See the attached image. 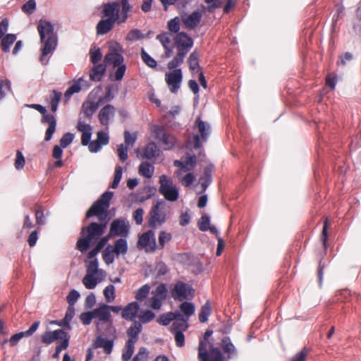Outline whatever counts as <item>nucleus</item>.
Wrapping results in <instances>:
<instances>
[{
  "instance_id": "nucleus-50",
  "label": "nucleus",
  "mask_w": 361,
  "mask_h": 361,
  "mask_svg": "<svg viewBox=\"0 0 361 361\" xmlns=\"http://www.w3.org/2000/svg\"><path fill=\"white\" fill-rule=\"evenodd\" d=\"M61 93L57 91H53V94L51 99V109L53 112L57 110L59 103L61 98Z\"/></svg>"
},
{
  "instance_id": "nucleus-64",
  "label": "nucleus",
  "mask_w": 361,
  "mask_h": 361,
  "mask_svg": "<svg viewBox=\"0 0 361 361\" xmlns=\"http://www.w3.org/2000/svg\"><path fill=\"white\" fill-rule=\"evenodd\" d=\"M128 147L124 145L123 144H121L118 147V155L119 157V159L124 161L128 159Z\"/></svg>"
},
{
  "instance_id": "nucleus-6",
  "label": "nucleus",
  "mask_w": 361,
  "mask_h": 361,
  "mask_svg": "<svg viewBox=\"0 0 361 361\" xmlns=\"http://www.w3.org/2000/svg\"><path fill=\"white\" fill-rule=\"evenodd\" d=\"M102 91V87L99 86L89 94L87 98L82 105V110L79 117L82 118L84 117L88 119L92 117L97 109L99 103L103 100L102 98H99L98 100L96 99V96L99 94Z\"/></svg>"
},
{
  "instance_id": "nucleus-43",
  "label": "nucleus",
  "mask_w": 361,
  "mask_h": 361,
  "mask_svg": "<svg viewBox=\"0 0 361 361\" xmlns=\"http://www.w3.org/2000/svg\"><path fill=\"white\" fill-rule=\"evenodd\" d=\"M140 323L146 324L152 321L155 318V314L149 310H147L140 312L138 316Z\"/></svg>"
},
{
  "instance_id": "nucleus-26",
  "label": "nucleus",
  "mask_w": 361,
  "mask_h": 361,
  "mask_svg": "<svg viewBox=\"0 0 361 361\" xmlns=\"http://www.w3.org/2000/svg\"><path fill=\"white\" fill-rule=\"evenodd\" d=\"M142 330V326L139 322H133V324L126 331V334L128 337V340L127 341H133V343H135L139 339V334Z\"/></svg>"
},
{
  "instance_id": "nucleus-45",
  "label": "nucleus",
  "mask_w": 361,
  "mask_h": 361,
  "mask_svg": "<svg viewBox=\"0 0 361 361\" xmlns=\"http://www.w3.org/2000/svg\"><path fill=\"white\" fill-rule=\"evenodd\" d=\"M211 182V175H210V169H207L204 171L203 176H202L199 180V183L202 187L201 191H204L209 184Z\"/></svg>"
},
{
  "instance_id": "nucleus-18",
  "label": "nucleus",
  "mask_w": 361,
  "mask_h": 361,
  "mask_svg": "<svg viewBox=\"0 0 361 361\" xmlns=\"http://www.w3.org/2000/svg\"><path fill=\"white\" fill-rule=\"evenodd\" d=\"M178 51H183L186 54L193 44L192 39L184 32L178 33L175 38Z\"/></svg>"
},
{
  "instance_id": "nucleus-2",
  "label": "nucleus",
  "mask_w": 361,
  "mask_h": 361,
  "mask_svg": "<svg viewBox=\"0 0 361 361\" xmlns=\"http://www.w3.org/2000/svg\"><path fill=\"white\" fill-rule=\"evenodd\" d=\"M37 30L42 44L39 60L42 64L46 65L56 47L57 37L53 25L46 20H39Z\"/></svg>"
},
{
  "instance_id": "nucleus-16",
  "label": "nucleus",
  "mask_w": 361,
  "mask_h": 361,
  "mask_svg": "<svg viewBox=\"0 0 361 361\" xmlns=\"http://www.w3.org/2000/svg\"><path fill=\"white\" fill-rule=\"evenodd\" d=\"M70 339V336L63 329H56L54 331H45L41 338V341L46 345H49L55 341H59V342L63 341L64 339Z\"/></svg>"
},
{
  "instance_id": "nucleus-20",
  "label": "nucleus",
  "mask_w": 361,
  "mask_h": 361,
  "mask_svg": "<svg viewBox=\"0 0 361 361\" xmlns=\"http://www.w3.org/2000/svg\"><path fill=\"white\" fill-rule=\"evenodd\" d=\"M115 108L110 104L104 106L99 112L98 118L102 125L108 126L109 121L114 118Z\"/></svg>"
},
{
  "instance_id": "nucleus-5",
  "label": "nucleus",
  "mask_w": 361,
  "mask_h": 361,
  "mask_svg": "<svg viewBox=\"0 0 361 361\" xmlns=\"http://www.w3.org/2000/svg\"><path fill=\"white\" fill-rule=\"evenodd\" d=\"M159 183L160 185L159 192L166 200L175 202L178 199V188L173 183L171 177L161 175L159 176Z\"/></svg>"
},
{
  "instance_id": "nucleus-9",
  "label": "nucleus",
  "mask_w": 361,
  "mask_h": 361,
  "mask_svg": "<svg viewBox=\"0 0 361 361\" xmlns=\"http://www.w3.org/2000/svg\"><path fill=\"white\" fill-rule=\"evenodd\" d=\"M168 207L163 200L158 201L150 212V224L153 226H160L166 219Z\"/></svg>"
},
{
  "instance_id": "nucleus-37",
  "label": "nucleus",
  "mask_w": 361,
  "mask_h": 361,
  "mask_svg": "<svg viewBox=\"0 0 361 361\" xmlns=\"http://www.w3.org/2000/svg\"><path fill=\"white\" fill-rule=\"evenodd\" d=\"M179 308L180 311L183 312L185 319H189L195 313V305L190 302H183Z\"/></svg>"
},
{
  "instance_id": "nucleus-38",
  "label": "nucleus",
  "mask_w": 361,
  "mask_h": 361,
  "mask_svg": "<svg viewBox=\"0 0 361 361\" xmlns=\"http://www.w3.org/2000/svg\"><path fill=\"white\" fill-rule=\"evenodd\" d=\"M211 305L209 301H207L204 305L201 307L199 313V320L202 323L207 322L209 316L211 314Z\"/></svg>"
},
{
  "instance_id": "nucleus-52",
  "label": "nucleus",
  "mask_w": 361,
  "mask_h": 361,
  "mask_svg": "<svg viewBox=\"0 0 361 361\" xmlns=\"http://www.w3.org/2000/svg\"><path fill=\"white\" fill-rule=\"evenodd\" d=\"M141 58L142 61L145 62L150 68H155L157 66L156 61L152 58L143 49L141 51Z\"/></svg>"
},
{
  "instance_id": "nucleus-39",
  "label": "nucleus",
  "mask_w": 361,
  "mask_h": 361,
  "mask_svg": "<svg viewBox=\"0 0 361 361\" xmlns=\"http://www.w3.org/2000/svg\"><path fill=\"white\" fill-rule=\"evenodd\" d=\"M135 344V343H133V341H126L122 353V359L123 361L130 360L134 353Z\"/></svg>"
},
{
  "instance_id": "nucleus-17",
  "label": "nucleus",
  "mask_w": 361,
  "mask_h": 361,
  "mask_svg": "<svg viewBox=\"0 0 361 361\" xmlns=\"http://www.w3.org/2000/svg\"><path fill=\"white\" fill-rule=\"evenodd\" d=\"M40 322L39 321L35 322L28 330L25 331H21L13 335L8 340L9 344L11 347H13L18 344L19 341L23 337H28L32 336L38 329Z\"/></svg>"
},
{
  "instance_id": "nucleus-12",
  "label": "nucleus",
  "mask_w": 361,
  "mask_h": 361,
  "mask_svg": "<svg viewBox=\"0 0 361 361\" xmlns=\"http://www.w3.org/2000/svg\"><path fill=\"white\" fill-rule=\"evenodd\" d=\"M198 359L200 361H224L223 355L218 348L210 345L209 352H207L203 342L200 344Z\"/></svg>"
},
{
  "instance_id": "nucleus-54",
  "label": "nucleus",
  "mask_w": 361,
  "mask_h": 361,
  "mask_svg": "<svg viewBox=\"0 0 361 361\" xmlns=\"http://www.w3.org/2000/svg\"><path fill=\"white\" fill-rule=\"evenodd\" d=\"M90 60L94 65H96L102 59V54L99 49L93 48L90 51Z\"/></svg>"
},
{
  "instance_id": "nucleus-49",
  "label": "nucleus",
  "mask_w": 361,
  "mask_h": 361,
  "mask_svg": "<svg viewBox=\"0 0 361 361\" xmlns=\"http://www.w3.org/2000/svg\"><path fill=\"white\" fill-rule=\"evenodd\" d=\"M69 341L68 338L64 339L63 341L59 342L56 346L55 353L52 355L54 359H57L59 357L60 353L63 350H66L68 347Z\"/></svg>"
},
{
  "instance_id": "nucleus-53",
  "label": "nucleus",
  "mask_w": 361,
  "mask_h": 361,
  "mask_svg": "<svg viewBox=\"0 0 361 361\" xmlns=\"http://www.w3.org/2000/svg\"><path fill=\"white\" fill-rule=\"evenodd\" d=\"M10 90V82L0 75V99H3Z\"/></svg>"
},
{
  "instance_id": "nucleus-35",
  "label": "nucleus",
  "mask_w": 361,
  "mask_h": 361,
  "mask_svg": "<svg viewBox=\"0 0 361 361\" xmlns=\"http://www.w3.org/2000/svg\"><path fill=\"white\" fill-rule=\"evenodd\" d=\"M128 250H104L102 254L103 259L107 264L114 262V254L118 257L120 255H125Z\"/></svg>"
},
{
  "instance_id": "nucleus-27",
  "label": "nucleus",
  "mask_w": 361,
  "mask_h": 361,
  "mask_svg": "<svg viewBox=\"0 0 361 361\" xmlns=\"http://www.w3.org/2000/svg\"><path fill=\"white\" fill-rule=\"evenodd\" d=\"M139 245L143 248H154L156 240L153 231H149L143 233L139 239Z\"/></svg>"
},
{
  "instance_id": "nucleus-42",
  "label": "nucleus",
  "mask_w": 361,
  "mask_h": 361,
  "mask_svg": "<svg viewBox=\"0 0 361 361\" xmlns=\"http://www.w3.org/2000/svg\"><path fill=\"white\" fill-rule=\"evenodd\" d=\"M16 37L13 34H8L2 38L1 48L4 52L9 51L10 46L16 41Z\"/></svg>"
},
{
  "instance_id": "nucleus-23",
  "label": "nucleus",
  "mask_w": 361,
  "mask_h": 361,
  "mask_svg": "<svg viewBox=\"0 0 361 361\" xmlns=\"http://www.w3.org/2000/svg\"><path fill=\"white\" fill-rule=\"evenodd\" d=\"M194 130H197L200 135L202 142L207 141L211 133L210 125L202 121L200 118H197L195 121Z\"/></svg>"
},
{
  "instance_id": "nucleus-8",
  "label": "nucleus",
  "mask_w": 361,
  "mask_h": 361,
  "mask_svg": "<svg viewBox=\"0 0 361 361\" xmlns=\"http://www.w3.org/2000/svg\"><path fill=\"white\" fill-rule=\"evenodd\" d=\"M171 297L176 301L190 300L195 296V289L182 281H177L171 290Z\"/></svg>"
},
{
  "instance_id": "nucleus-63",
  "label": "nucleus",
  "mask_w": 361,
  "mask_h": 361,
  "mask_svg": "<svg viewBox=\"0 0 361 361\" xmlns=\"http://www.w3.org/2000/svg\"><path fill=\"white\" fill-rule=\"evenodd\" d=\"M122 168L121 166H117L115 170L114 178L111 183L112 188H116L121 179L122 178Z\"/></svg>"
},
{
  "instance_id": "nucleus-56",
  "label": "nucleus",
  "mask_w": 361,
  "mask_h": 361,
  "mask_svg": "<svg viewBox=\"0 0 361 361\" xmlns=\"http://www.w3.org/2000/svg\"><path fill=\"white\" fill-rule=\"evenodd\" d=\"M190 69L192 71H196L199 67L198 57L195 52L192 53L188 59Z\"/></svg>"
},
{
  "instance_id": "nucleus-48",
  "label": "nucleus",
  "mask_w": 361,
  "mask_h": 361,
  "mask_svg": "<svg viewBox=\"0 0 361 361\" xmlns=\"http://www.w3.org/2000/svg\"><path fill=\"white\" fill-rule=\"evenodd\" d=\"M166 293L167 288L166 284L161 283L156 288L155 291L153 293V296L164 300L166 298Z\"/></svg>"
},
{
  "instance_id": "nucleus-40",
  "label": "nucleus",
  "mask_w": 361,
  "mask_h": 361,
  "mask_svg": "<svg viewBox=\"0 0 361 361\" xmlns=\"http://www.w3.org/2000/svg\"><path fill=\"white\" fill-rule=\"evenodd\" d=\"M94 274L87 273L82 279V283L86 288L93 289L96 287L98 281L94 276Z\"/></svg>"
},
{
  "instance_id": "nucleus-15",
  "label": "nucleus",
  "mask_w": 361,
  "mask_h": 361,
  "mask_svg": "<svg viewBox=\"0 0 361 361\" xmlns=\"http://www.w3.org/2000/svg\"><path fill=\"white\" fill-rule=\"evenodd\" d=\"M129 231V224L128 221L124 219H118L114 220L110 226L109 234L111 237L120 235L126 237Z\"/></svg>"
},
{
  "instance_id": "nucleus-47",
  "label": "nucleus",
  "mask_w": 361,
  "mask_h": 361,
  "mask_svg": "<svg viewBox=\"0 0 361 361\" xmlns=\"http://www.w3.org/2000/svg\"><path fill=\"white\" fill-rule=\"evenodd\" d=\"M310 353V349L304 347L300 352L297 353L291 359V361H306L307 355Z\"/></svg>"
},
{
  "instance_id": "nucleus-31",
  "label": "nucleus",
  "mask_w": 361,
  "mask_h": 361,
  "mask_svg": "<svg viewBox=\"0 0 361 361\" xmlns=\"http://www.w3.org/2000/svg\"><path fill=\"white\" fill-rule=\"evenodd\" d=\"M187 171L178 170L174 173V176L179 180L181 184L185 187L190 186L195 179V176L192 173L184 174Z\"/></svg>"
},
{
  "instance_id": "nucleus-30",
  "label": "nucleus",
  "mask_w": 361,
  "mask_h": 361,
  "mask_svg": "<svg viewBox=\"0 0 361 361\" xmlns=\"http://www.w3.org/2000/svg\"><path fill=\"white\" fill-rule=\"evenodd\" d=\"M201 19V14L198 11H194L190 15H185L182 16V20L185 27L193 28L197 25Z\"/></svg>"
},
{
  "instance_id": "nucleus-13",
  "label": "nucleus",
  "mask_w": 361,
  "mask_h": 361,
  "mask_svg": "<svg viewBox=\"0 0 361 361\" xmlns=\"http://www.w3.org/2000/svg\"><path fill=\"white\" fill-rule=\"evenodd\" d=\"M152 132L157 139L162 142L164 149H170L174 146L175 137L171 135H167L162 127L154 126L152 128Z\"/></svg>"
},
{
  "instance_id": "nucleus-34",
  "label": "nucleus",
  "mask_w": 361,
  "mask_h": 361,
  "mask_svg": "<svg viewBox=\"0 0 361 361\" xmlns=\"http://www.w3.org/2000/svg\"><path fill=\"white\" fill-rule=\"evenodd\" d=\"M160 154V150L154 142L149 143L144 149L142 157L147 159L157 158Z\"/></svg>"
},
{
  "instance_id": "nucleus-55",
  "label": "nucleus",
  "mask_w": 361,
  "mask_h": 361,
  "mask_svg": "<svg viewBox=\"0 0 361 361\" xmlns=\"http://www.w3.org/2000/svg\"><path fill=\"white\" fill-rule=\"evenodd\" d=\"M148 359V351L146 348H140L138 353L133 357L132 361H147Z\"/></svg>"
},
{
  "instance_id": "nucleus-62",
  "label": "nucleus",
  "mask_w": 361,
  "mask_h": 361,
  "mask_svg": "<svg viewBox=\"0 0 361 361\" xmlns=\"http://www.w3.org/2000/svg\"><path fill=\"white\" fill-rule=\"evenodd\" d=\"M209 217L207 214L202 216L201 219L198 222V226L201 231H207L209 226Z\"/></svg>"
},
{
  "instance_id": "nucleus-33",
  "label": "nucleus",
  "mask_w": 361,
  "mask_h": 361,
  "mask_svg": "<svg viewBox=\"0 0 361 361\" xmlns=\"http://www.w3.org/2000/svg\"><path fill=\"white\" fill-rule=\"evenodd\" d=\"M106 68L105 64L94 65L90 72V78L96 82L101 80L105 73Z\"/></svg>"
},
{
  "instance_id": "nucleus-46",
  "label": "nucleus",
  "mask_w": 361,
  "mask_h": 361,
  "mask_svg": "<svg viewBox=\"0 0 361 361\" xmlns=\"http://www.w3.org/2000/svg\"><path fill=\"white\" fill-rule=\"evenodd\" d=\"M104 295L107 302H111L115 299V287L110 284L104 290Z\"/></svg>"
},
{
  "instance_id": "nucleus-4",
  "label": "nucleus",
  "mask_w": 361,
  "mask_h": 361,
  "mask_svg": "<svg viewBox=\"0 0 361 361\" xmlns=\"http://www.w3.org/2000/svg\"><path fill=\"white\" fill-rule=\"evenodd\" d=\"M106 221L92 222L81 231L82 237L78 240L77 248H89L94 245L106 228Z\"/></svg>"
},
{
  "instance_id": "nucleus-11",
  "label": "nucleus",
  "mask_w": 361,
  "mask_h": 361,
  "mask_svg": "<svg viewBox=\"0 0 361 361\" xmlns=\"http://www.w3.org/2000/svg\"><path fill=\"white\" fill-rule=\"evenodd\" d=\"M189 327L188 323L183 321L173 322L170 331L174 335L176 345L178 348L185 345V335L183 332Z\"/></svg>"
},
{
  "instance_id": "nucleus-7",
  "label": "nucleus",
  "mask_w": 361,
  "mask_h": 361,
  "mask_svg": "<svg viewBox=\"0 0 361 361\" xmlns=\"http://www.w3.org/2000/svg\"><path fill=\"white\" fill-rule=\"evenodd\" d=\"M113 197V192L107 191L104 192L100 199L97 200L87 211L86 216L87 218L92 216H99V219H102V216H106V213L109 207V202Z\"/></svg>"
},
{
  "instance_id": "nucleus-58",
  "label": "nucleus",
  "mask_w": 361,
  "mask_h": 361,
  "mask_svg": "<svg viewBox=\"0 0 361 361\" xmlns=\"http://www.w3.org/2000/svg\"><path fill=\"white\" fill-rule=\"evenodd\" d=\"M73 138L74 135L71 133H67L64 134L60 140L61 147L63 148H66L72 142Z\"/></svg>"
},
{
  "instance_id": "nucleus-28",
  "label": "nucleus",
  "mask_w": 361,
  "mask_h": 361,
  "mask_svg": "<svg viewBox=\"0 0 361 361\" xmlns=\"http://www.w3.org/2000/svg\"><path fill=\"white\" fill-rule=\"evenodd\" d=\"M114 342L111 340H105L101 336H99L94 340L92 348H102L106 354L109 355L113 349Z\"/></svg>"
},
{
  "instance_id": "nucleus-44",
  "label": "nucleus",
  "mask_w": 361,
  "mask_h": 361,
  "mask_svg": "<svg viewBox=\"0 0 361 361\" xmlns=\"http://www.w3.org/2000/svg\"><path fill=\"white\" fill-rule=\"evenodd\" d=\"M150 290V286L145 284L140 288L135 293V299L138 301L144 300L148 295Z\"/></svg>"
},
{
  "instance_id": "nucleus-24",
  "label": "nucleus",
  "mask_w": 361,
  "mask_h": 361,
  "mask_svg": "<svg viewBox=\"0 0 361 361\" xmlns=\"http://www.w3.org/2000/svg\"><path fill=\"white\" fill-rule=\"evenodd\" d=\"M196 164V157L195 156L188 155L183 157L180 160H176L174 166L179 168L180 171H190Z\"/></svg>"
},
{
  "instance_id": "nucleus-29",
  "label": "nucleus",
  "mask_w": 361,
  "mask_h": 361,
  "mask_svg": "<svg viewBox=\"0 0 361 361\" xmlns=\"http://www.w3.org/2000/svg\"><path fill=\"white\" fill-rule=\"evenodd\" d=\"M101 250H91L88 253L87 258L89 261L87 262V273L96 274L98 272V261L94 257Z\"/></svg>"
},
{
  "instance_id": "nucleus-1",
  "label": "nucleus",
  "mask_w": 361,
  "mask_h": 361,
  "mask_svg": "<svg viewBox=\"0 0 361 361\" xmlns=\"http://www.w3.org/2000/svg\"><path fill=\"white\" fill-rule=\"evenodd\" d=\"M130 6L128 0H117L104 5V13L106 19L101 20L97 27V33L104 35L108 32L114 26V24L123 23L130 11Z\"/></svg>"
},
{
  "instance_id": "nucleus-41",
  "label": "nucleus",
  "mask_w": 361,
  "mask_h": 361,
  "mask_svg": "<svg viewBox=\"0 0 361 361\" xmlns=\"http://www.w3.org/2000/svg\"><path fill=\"white\" fill-rule=\"evenodd\" d=\"M185 54L184 51H180V52H178V54L168 63V68L169 69L174 70L176 67L179 66L183 62V59L185 56Z\"/></svg>"
},
{
  "instance_id": "nucleus-22",
  "label": "nucleus",
  "mask_w": 361,
  "mask_h": 361,
  "mask_svg": "<svg viewBox=\"0 0 361 361\" xmlns=\"http://www.w3.org/2000/svg\"><path fill=\"white\" fill-rule=\"evenodd\" d=\"M92 312L94 319L97 318L103 323L109 322L111 320L110 307L107 305L103 304L99 307L94 309Z\"/></svg>"
},
{
  "instance_id": "nucleus-3",
  "label": "nucleus",
  "mask_w": 361,
  "mask_h": 361,
  "mask_svg": "<svg viewBox=\"0 0 361 361\" xmlns=\"http://www.w3.org/2000/svg\"><path fill=\"white\" fill-rule=\"evenodd\" d=\"M122 53V47L117 42H111L109 44L108 53L104 56L105 66L116 69L114 73L110 75L112 80H121L125 74L126 66L123 63Z\"/></svg>"
},
{
  "instance_id": "nucleus-36",
  "label": "nucleus",
  "mask_w": 361,
  "mask_h": 361,
  "mask_svg": "<svg viewBox=\"0 0 361 361\" xmlns=\"http://www.w3.org/2000/svg\"><path fill=\"white\" fill-rule=\"evenodd\" d=\"M154 171L153 165L147 161L142 162L139 166V173L147 178L153 176Z\"/></svg>"
},
{
  "instance_id": "nucleus-25",
  "label": "nucleus",
  "mask_w": 361,
  "mask_h": 361,
  "mask_svg": "<svg viewBox=\"0 0 361 361\" xmlns=\"http://www.w3.org/2000/svg\"><path fill=\"white\" fill-rule=\"evenodd\" d=\"M221 347L228 359H231L237 355V350L228 336L222 338Z\"/></svg>"
},
{
  "instance_id": "nucleus-21",
  "label": "nucleus",
  "mask_w": 361,
  "mask_h": 361,
  "mask_svg": "<svg viewBox=\"0 0 361 361\" xmlns=\"http://www.w3.org/2000/svg\"><path fill=\"white\" fill-rule=\"evenodd\" d=\"M140 305L137 302H132L126 305L122 310L121 317L126 320L134 322L137 316Z\"/></svg>"
},
{
  "instance_id": "nucleus-19",
  "label": "nucleus",
  "mask_w": 361,
  "mask_h": 361,
  "mask_svg": "<svg viewBox=\"0 0 361 361\" xmlns=\"http://www.w3.org/2000/svg\"><path fill=\"white\" fill-rule=\"evenodd\" d=\"M77 129L82 133L81 143L82 145H87L90 141L92 128L90 124L85 123L81 117H79Z\"/></svg>"
},
{
  "instance_id": "nucleus-61",
  "label": "nucleus",
  "mask_w": 361,
  "mask_h": 361,
  "mask_svg": "<svg viewBox=\"0 0 361 361\" xmlns=\"http://www.w3.org/2000/svg\"><path fill=\"white\" fill-rule=\"evenodd\" d=\"M92 319H94L92 311L85 312L80 315V319L84 325H89Z\"/></svg>"
},
{
  "instance_id": "nucleus-51",
  "label": "nucleus",
  "mask_w": 361,
  "mask_h": 361,
  "mask_svg": "<svg viewBox=\"0 0 361 361\" xmlns=\"http://www.w3.org/2000/svg\"><path fill=\"white\" fill-rule=\"evenodd\" d=\"M173 321H174V317L170 312L161 314L157 319V322L164 326H167Z\"/></svg>"
},
{
  "instance_id": "nucleus-10",
  "label": "nucleus",
  "mask_w": 361,
  "mask_h": 361,
  "mask_svg": "<svg viewBox=\"0 0 361 361\" xmlns=\"http://www.w3.org/2000/svg\"><path fill=\"white\" fill-rule=\"evenodd\" d=\"M30 106L37 110L39 112L43 114L42 122L47 123L49 125L45 134V140H50L56 130V121L54 116L49 114H46V109L40 104H31Z\"/></svg>"
},
{
  "instance_id": "nucleus-14",
  "label": "nucleus",
  "mask_w": 361,
  "mask_h": 361,
  "mask_svg": "<svg viewBox=\"0 0 361 361\" xmlns=\"http://www.w3.org/2000/svg\"><path fill=\"white\" fill-rule=\"evenodd\" d=\"M182 78V72L180 69H174L166 73V82L171 92H176L180 88Z\"/></svg>"
},
{
  "instance_id": "nucleus-59",
  "label": "nucleus",
  "mask_w": 361,
  "mask_h": 361,
  "mask_svg": "<svg viewBox=\"0 0 361 361\" xmlns=\"http://www.w3.org/2000/svg\"><path fill=\"white\" fill-rule=\"evenodd\" d=\"M36 8V2L35 0H29L22 7V11L27 14H31Z\"/></svg>"
},
{
  "instance_id": "nucleus-57",
  "label": "nucleus",
  "mask_w": 361,
  "mask_h": 361,
  "mask_svg": "<svg viewBox=\"0 0 361 361\" xmlns=\"http://www.w3.org/2000/svg\"><path fill=\"white\" fill-rule=\"evenodd\" d=\"M80 298V293L75 290H71L66 297L67 302L70 306H74Z\"/></svg>"
},
{
  "instance_id": "nucleus-32",
  "label": "nucleus",
  "mask_w": 361,
  "mask_h": 361,
  "mask_svg": "<svg viewBox=\"0 0 361 361\" xmlns=\"http://www.w3.org/2000/svg\"><path fill=\"white\" fill-rule=\"evenodd\" d=\"M85 82L83 78H80L78 80L74 81L73 84L65 92V102H68L73 94L79 92L81 90L82 85Z\"/></svg>"
},
{
  "instance_id": "nucleus-60",
  "label": "nucleus",
  "mask_w": 361,
  "mask_h": 361,
  "mask_svg": "<svg viewBox=\"0 0 361 361\" xmlns=\"http://www.w3.org/2000/svg\"><path fill=\"white\" fill-rule=\"evenodd\" d=\"M144 37V35L137 29L131 30L127 35L126 39L130 41H137Z\"/></svg>"
}]
</instances>
